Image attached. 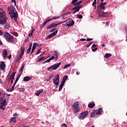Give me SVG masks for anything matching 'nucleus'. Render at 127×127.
I'll return each instance as SVG.
<instances>
[{"label":"nucleus","mask_w":127,"mask_h":127,"mask_svg":"<svg viewBox=\"0 0 127 127\" xmlns=\"http://www.w3.org/2000/svg\"><path fill=\"white\" fill-rule=\"evenodd\" d=\"M63 86L62 85H60L59 89V92H61V90H62Z\"/></svg>","instance_id":"de8ad7c7"},{"label":"nucleus","mask_w":127,"mask_h":127,"mask_svg":"<svg viewBox=\"0 0 127 127\" xmlns=\"http://www.w3.org/2000/svg\"><path fill=\"white\" fill-rule=\"evenodd\" d=\"M72 110H73L74 114H77V113H79V111H80L79 102H77L76 103H73L72 105Z\"/></svg>","instance_id":"20e7f679"},{"label":"nucleus","mask_w":127,"mask_h":127,"mask_svg":"<svg viewBox=\"0 0 127 127\" xmlns=\"http://www.w3.org/2000/svg\"><path fill=\"white\" fill-rule=\"evenodd\" d=\"M30 80H31V78L30 76H26L23 78V81L25 82L30 81Z\"/></svg>","instance_id":"4be33fe9"},{"label":"nucleus","mask_w":127,"mask_h":127,"mask_svg":"<svg viewBox=\"0 0 127 127\" xmlns=\"http://www.w3.org/2000/svg\"><path fill=\"white\" fill-rule=\"evenodd\" d=\"M6 22V14L5 11L0 7V24H4Z\"/></svg>","instance_id":"f03ea898"},{"label":"nucleus","mask_w":127,"mask_h":127,"mask_svg":"<svg viewBox=\"0 0 127 127\" xmlns=\"http://www.w3.org/2000/svg\"><path fill=\"white\" fill-rule=\"evenodd\" d=\"M2 55L3 58L4 59H5V58H6V56H7V51H6L5 49H4L2 52Z\"/></svg>","instance_id":"a211bd4d"},{"label":"nucleus","mask_w":127,"mask_h":127,"mask_svg":"<svg viewBox=\"0 0 127 127\" xmlns=\"http://www.w3.org/2000/svg\"><path fill=\"white\" fill-rule=\"evenodd\" d=\"M77 18H79V19H82V18H83V15L78 14V15H77Z\"/></svg>","instance_id":"c9c22d12"},{"label":"nucleus","mask_w":127,"mask_h":127,"mask_svg":"<svg viewBox=\"0 0 127 127\" xmlns=\"http://www.w3.org/2000/svg\"><path fill=\"white\" fill-rule=\"evenodd\" d=\"M96 46H97V45H96V44H93V45L92 46V48H95V47H96Z\"/></svg>","instance_id":"338daca9"},{"label":"nucleus","mask_w":127,"mask_h":127,"mask_svg":"<svg viewBox=\"0 0 127 127\" xmlns=\"http://www.w3.org/2000/svg\"><path fill=\"white\" fill-rule=\"evenodd\" d=\"M99 7L101 8V9H102L103 10H105V9H106V6L103 5V2L100 3V4L99 5Z\"/></svg>","instance_id":"a878e982"},{"label":"nucleus","mask_w":127,"mask_h":127,"mask_svg":"<svg viewBox=\"0 0 127 127\" xmlns=\"http://www.w3.org/2000/svg\"><path fill=\"white\" fill-rule=\"evenodd\" d=\"M14 76H15V72H13L11 74V80H14Z\"/></svg>","instance_id":"f704fd0d"},{"label":"nucleus","mask_w":127,"mask_h":127,"mask_svg":"<svg viewBox=\"0 0 127 127\" xmlns=\"http://www.w3.org/2000/svg\"><path fill=\"white\" fill-rule=\"evenodd\" d=\"M96 112H97V110H94L92 111V112L90 114V117L91 118H95V114H96Z\"/></svg>","instance_id":"393cba45"},{"label":"nucleus","mask_w":127,"mask_h":127,"mask_svg":"<svg viewBox=\"0 0 127 127\" xmlns=\"http://www.w3.org/2000/svg\"><path fill=\"white\" fill-rule=\"evenodd\" d=\"M98 15L100 17H103V16H108V15H109V13L105 12L103 11H101L98 12Z\"/></svg>","instance_id":"4468645a"},{"label":"nucleus","mask_w":127,"mask_h":127,"mask_svg":"<svg viewBox=\"0 0 127 127\" xmlns=\"http://www.w3.org/2000/svg\"><path fill=\"white\" fill-rule=\"evenodd\" d=\"M88 111H84L79 114L78 116V119L79 120H84L88 116Z\"/></svg>","instance_id":"423d86ee"},{"label":"nucleus","mask_w":127,"mask_h":127,"mask_svg":"<svg viewBox=\"0 0 127 127\" xmlns=\"http://www.w3.org/2000/svg\"><path fill=\"white\" fill-rule=\"evenodd\" d=\"M60 78L59 77V74H57L56 77L55 78H54L53 79V83L54 84V85H59V80H60Z\"/></svg>","instance_id":"0eeeda50"},{"label":"nucleus","mask_w":127,"mask_h":127,"mask_svg":"<svg viewBox=\"0 0 127 127\" xmlns=\"http://www.w3.org/2000/svg\"><path fill=\"white\" fill-rule=\"evenodd\" d=\"M86 39H84V38H82V39H80V41H86Z\"/></svg>","instance_id":"680f3d73"},{"label":"nucleus","mask_w":127,"mask_h":127,"mask_svg":"<svg viewBox=\"0 0 127 127\" xmlns=\"http://www.w3.org/2000/svg\"><path fill=\"white\" fill-rule=\"evenodd\" d=\"M5 103H6V100H4L3 102H1L0 104V109L3 111L5 110V107L6 106V104Z\"/></svg>","instance_id":"1a4fd4ad"},{"label":"nucleus","mask_w":127,"mask_h":127,"mask_svg":"<svg viewBox=\"0 0 127 127\" xmlns=\"http://www.w3.org/2000/svg\"><path fill=\"white\" fill-rule=\"evenodd\" d=\"M68 79V76L67 75H65L62 80V81L65 83L66 82V80Z\"/></svg>","instance_id":"c85d7f7f"},{"label":"nucleus","mask_w":127,"mask_h":127,"mask_svg":"<svg viewBox=\"0 0 127 127\" xmlns=\"http://www.w3.org/2000/svg\"><path fill=\"white\" fill-rule=\"evenodd\" d=\"M38 92L39 94H41V93H42V92H43V89H41L40 90H38Z\"/></svg>","instance_id":"3c124183"},{"label":"nucleus","mask_w":127,"mask_h":127,"mask_svg":"<svg viewBox=\"0 0 127 127\" xmlns=\"http://www.w3.org/2000/svg\"><path fill=\"white\" fill-rule=\"evenodd\" d=\"M11 79H12V76L11 74V75H10L9 77L7 78V80L8 81V82H10V81L11 80Z\"/></svg>","instance_id":"49530a36"},{"label":"nucleus","mask_w":127,"mask_h":127,"mask_svg":"<svg viewBox=\"0 0 127 127\" xmlns=\"http://www.w3.org/2000/svg\"><path fill=\"white\" fill-rule=\"evenodd\" d=\"M6 66L5 65V64H4V62H0V70H1L3 71V72H5V67Z\"/></svg>","instance_id":"9b49d317"},{"label":"nucleus","mask_w":127,"mask_h":127,"mask_svg":"<svg viewBox=\"0 0 127 127\" xmlns=\"http://www.w3.org/2000/svg\"><path fill=\"white\" fill-rule=\"evenodd\" d=\"M7 10L11 19H13V17H17L18 14H17L15 7L13 5L8 6Z\"/></svg>","instance_id":"f257e3e1"},{"label":"nucleus","mask_w":127,"mask_h":127,"mask_svg":"<svg viewBox=\"0 0 127 127\" xmlns=\"http://www.w3.org/2000/svg\"><path fill=\"white\" fill-rule=\"evenodd\" d=\"M13 117H17L18 116V115H17V113H14L13 115Z\"/></svg>","instance_id":"69168bd1"},{"label":"nucleus","mask_w":127,"mask_h":127,"mask_svg":"<svg viewBox=\"0 0 127 127\" xmlns=\"http://www.w3.org/2000/svg\"><path fill=\"white\" fill-rule=\"evenodd\" d=\"M82 0L79 1L78 2H76L75 5H79V4H81V2H82Z\"/></svg>","instance_id":"ea45409f"},{"label":"nucleus","mask_w":127,"mask_h":127,"mask_svg":"<svg viewBox=\"0 0 127 127\" xmlns=\"http://www.w3.org/2000/svg\"><path fill=\"white\" fill-rule=\"evenodd\" d=\"M64 84H65V82H64V81H62V83L60 85L63 86H63H64Z\"/></svg>","instance_id":"4d7b16f0"},{"label":"nucleus","mask_w":127,"mask_h":127,"mask_svg":"<svg viewBox=\"0 0 127 127\" xmlns=\"http://www.w3.org/2000/svg\"><path fill=\"white\" fill-rule=\"evenodd\" d=\"M102 112H103V109L99 108L96 112V115H101L102 114Z\"/></svg>","instance_id":"5701e85b"},{"label":"nucleus","mask_w":127,"mask_h":127,"mask_svg":"<svg viewBox=\"0 0 127 127\" xmlns=\"http://www.w3.org/2000/svg\"><path fill=\"white\" fill-rule=\"evenodd\" d=\"M77 1H78V0H73L71 2V3L74 6H76V3H77Z\"/></svg>","instance_id":"7c9ffc66"},{"label":"nucleus","mask_w":127,"mask_h":127,"mask_svg":"<svg viewBox=\"0 0 127 127\" xmlns=\"http://www.w3.org/2000/svg\"><path fill=\"white\" fill-rule=\"evenodd\" d=\"M4 37L8 42L11 43L13 42V37L7 32L4 33Z\"/></svg>","instance_id":"7ed1b4c3"},{"label":"nucleus","mask_w":127,"mask_h":127,"mask_svg":"<svg viewBox=\"0 0 127 127\" xmlns=\"http://www.w3.org/2000/svg\"><path fill=\"white\" fill-rule=\"evenodd\" d=\"M60 17V16H54L50 19H49V18H48V19L41 24L40 26L41 28H42L47 23H48V22H50V21H51V20H53L54 19H57Z\"/></svg>","instance_id":"39448f33"},{"label":"nucleus","mask_w":127,"mask_h":127,"mask_svg":"<svg viewBox=\"0 0 127 127\" xmlns=\"http://www.w3.org/2000/svg\"><path fill=\"white\" fill-rule=\"evenodd\" d=\"M81 7H82V5H81L75 6V7H73V8L72 9V10H76L77 11H79V10H80V8H81Z\"/></svg>","instance_id":"6ab92c4d"},{"label":"nucleus","mask_w":127,"mask_h":127,"mask_svg":"<svg viewBox=\"0 0 127 127\" xmlns=\"http://www.w3.org/2000/svg\"><path fill=\"white\" fill-rule=\"evenodd\" d=\"M95 106H96V105L94 103H90L88 104V108H89V109H93Z\"/></svg>","instance_id":"bb28decb"},{"label":"nucleus","mask_w":127,"mask_h":127,"mask_svg":"<svg viewBox=\"0 0 127 127\" xmlns=\"http://www.w3.org/2000/svg\"><path fill=\"white\" fill-rule=\"evenodd\" d=\"M34 31H35V29H33L31 30V33H32L33 34V33H34Z\"/></svg>","instance_id":"052dcab7"},{"label":"nucleus","mask_w":127,"mask_h":127,"mask_svg":"<svg viewBox=\"0 0 127 127\" xmlns=\"http://www.w3.org/2000/svg\"><path fill=\"white\" fill-rule=\"evenodd\" d=\"M3 97H1L0 99V102H2L3 101Z\"/></svg>","instance_id":"6e6d98bb"},{"label":"nucleus","mask_w":127,"mask_h":127,"mask_svg":"<svg viewBox=\"0 0 127 127\" xmlns=\"http://www.w3.org/2000/svg\"><path fill=\"white\" fill-rule=\"evenodd\" d=\"M14 86H15V84L14 83L11 88L10 89V92H13V90H14Z\"/></svg>","instance_id":"4c0bfd02"},{"label":"nucleus","mask_w":127,"mask_h":127,"mask_svg":"<svg viewBox=\"0 0 127 127\" xmlns=\"http://www.w3.org/2000/svg\"><path fill=\"white\" fill-rule=\"evenodd\" d=\"M19 90L20 92H24V91H25V89H24V88H19Z\"/></svg>","instance_id":"c03bdc74"},{"label":"nucleus","mask_w":127,"mask_h":127,"mask_svg":"<svg viewBox=\"0 0 127 127\" xmlns=\"http://www.w3.org/2000/svg\"><path fill=\"white\" fill-rule=\"evenodd\" d=\"M98 50V48H96L95 49H92V51L94 52Z\"/></svg>","instance_id":"bf43d9fd"},{"label":"nucleus","mask_w":127,"mask_h":127,"mask_svg":"<svg viewBox=\"0 0 127 127\" xmlns=\"http://www.w3.org/2000/svg\"><path fill=\"white\" fill-rule=\"evenodd\" d=\"M70 64H66L65 65H64V69H66V68H68V67H70Z\"/></svg>","instance_id":"79ce46f5"},{"label":"nucleus","mask_w":127,"mask_h":127,"mask_svg":"<svg viewBox=\"0 0 127 127\" xmlns=\"http://www.w3.org/2000/svg\"><path fill=\"white\" fill-rule=\"evenodd\" d=\"M55 58V60H57L58 59V54H57V52H55L54 54V56H52L51 58H50V60H53Z\"/></svg>","instance_id":"2eb2a0df"},{"label":"nucleus","mask_w":127,"mask_h":127,"mask_svg":"<svg viewBox=\"0 0 127 127\" xmlns=\"http://www.w3.org/2000/svg\"><path fill=\"white\" fill-rule=\"evenodd\" d=\"M40 53V50H39L36 53V55H38V54H39Z\"/></svg>","instance_id":"13d9d810"},{"label":"nucleus","mask_w":127,"mask_h":127,"mask_svg":"<svg viewBox=\"0 0 127 127\" xmlns=\"http://www.w3.org/2000/svg\"><path fill=\"white\" fill-rule=\"evenodd\" d=\"M74 23L75 22L72 20H70L66 24L67 26H72V25H74Z\"/></svg>","instance_id":"aec40b11"},{"label":"nucleus","mask_w":127,"mask_h":127,"mask_svg":"<svg viewBox=\"0 0 127 127\" xmlns=\"http://www.w3.org/2000/svg\"><path fill=\"white\" fill-rule=\"evenodd\" d=\"M56 30V29H53L52 30H51L50 32H53V31H55Z\"/></svg>","instance_id":"774afa93"},{"label":"nucleus","mask_w":127,"mask_h":127,"mask_svg":"<svg viewBox=\"0 0 127 127\" xmlns=\"http://www.w3.org/2000/svg\"><path fill=\"white\" fill-rule=\"evenodd\" d=\"M4 33H6V32H2L1 30H0V36H1V35H3V36H4Z\"/></svg>","instance_id":"58836bf2"},{"label":"nucleus","mask_w":127,"mask_h":127,"mask_svg":"<svg viewBox=\"0 0 127 127\" xmlns=\"http://www.w3.org/2000/svg\"><path fill=\"white\" fill-rule=\"evenodd\" d=\"M57 26H58L57 24L53 23V24H51L48 27H47V29H51V28H53L54 27H57Z\"/></svg>","instance_id":"f3484780"},{"label":"nucleus","mask_w":127,"mask_h":127,"mask_svg":"<svg viewBox=\"0 0 127 127\" xmlns=\"http://www.w3.org/2000/svg\"><path fill=\"white\" fill-rule=\"evenodd\" d=\"M28 36L29 37H32V36H33V34L32 33H30V34H29Z\"/></svg>","instance_id":"603ef678"},{"label":"nucleus","mask_w":127,"mask_h":127,"mask_svg":"<svg viewBox=\"0 0 127 127\" xmlns=\"http://www.w3.org/2000/svg\"><path fill=\"white\" fill-rule=\"evenodd\" d=\"M0 25H4V29H8L10 27V24L7 23V17H6V22L4 24H0Z\"/></svg>","instance_id":"f8f14e48"},{"label":"nucleus","mask_w":127,"mask_h":127,"mask_svg":"<svg viewBox=\"0 0 127 127\" xmlns=\"http://www.w3.org/2000/svg\"><path fill=\"white\" fill-rule=\"evenodd\" d=\"M20 76H21V73H19L18 76H16L15 82L14 83V85L16 84L18 80L19 79V78H20Z\"/></svg>","instance_id":"412c9836"},{"label":"nucleus","mask_w":127,"mask_h":127,"mask_svg":"<svg viewBox=\"0 0 127 127\" xmlns=\"http://www.w3.org/2000/svg\"><path fill=\"white\" fill-rule=\"evenodd\" d=\"M11 34H13V35H14L16 37H17L18 36V34H17L15 32H11Z\"/></svg>","instance_id":"473e14b6"},{"label":"nucleus","mask_w":127,"mask_h":127,"mask_svg":"<svg viewBox=\"0 0 127 127\" xmlns=\"http://www.w3.org/2000/svg\"><path fill=\"white\" fill-rule=\"evenodd\" d=\"M45 57H43L40 59H39L38 61L37 62H41V61H43V60H46V59H47V58L45 59Z\"/></svg>","instance_id":"c756f323"},{"label":"nucleus","mask_w":127,"mask_h":127,"mask_svg":"<svg viewBox=\"0 0 127 127\" xmlns=\"http://www.w3.org/2000/svg\"><path fill=\"white\" fill-rule=\"evenodd\" d=\"M30 51H31V46H29V48L27 50V53L29 54L30 53Z\"/></svg>","instance_id":"72a5a7b5"},{"label":"nucleus","mask_w":127,"mask_h":127,"mask_svg":"<svg viewBox=\"0 0 127 127\" xmlns=\"http://www.w3.org/2000/svg\"><path fill=\"white\" fill-rule=\"evenodd\" d=\"M67 14H71V12H67V13H66L64 14L63 15V16H64V15H67Z\"/></svg>","instance_id":"864d4df0"},{"label":"nucleus","mask_w":127,"mask_h":127,"mask_svg":"<svg viewBox=\"0 0 127 127\" xmlns=\"http://www.w3.org/2000/svg\"><path fill=\"white\" fill-rule=\"evenodd\" d=\"M20 60H21V59H20L19 58H17L15 61L16 63H18V62H19Z\"/></svg>","instance_id":"37998d69"},{"label":"nucleus","mask_w":127,"mask_h":127,"mask_svg":"<svg viewBox=\"0 0 127 127\" xmlns=\"http://www.w3.org/2000/svg\"><path fill=\"white\" fill-rule=\"evenodd\" d=\"M37 46H38V44H37V43H34L33 44V46L32 47V51L30 53V54H32V53H33V52H34V50H35V49H36V47H37Z\"/></svg>","instance_id":"dca6fc26"},{"label":"nucleus","mask_w":127,"mask_h":127,"mask_svg":"<svg viewBox=\"0 0 127 127\" xmlns=\"http://www.w3.org/2000/svg\"><path fill=\"white\" fill-rule=\"evenodd\" d=\"M63 24V22H62V21H61V22L58 23L57 25L58 26V25H60V24Z\"/></svg>","instance_id":"e2e57ef3"},{"label":"nucleus","mask_w":127,"mask_h":127,"mask_svg":"<svg viewBox=\"0 0 127 127\" xmlns=\"http://www.w3.org/2000/svg\"><path fill=\"white\" fill-rule=\"evenodd\" d=\"M11 1H12V2H14V5H15V6L16 5V0H12Z\"/></svg>","instance_id":"09e8293b"},{"label":"nucleus","mask_w":127,"mask_h":127,"mask_svg":"<svg viewBox=\"0 0 127 127\" xmlns=\"http://www.w3.org/2000/svg\"><path fill=\"white\" fill-rule=\"evenodd\" d=\"M96 4H97V2H95L94 1L93 3H92V5L93 6H95L96 7Z\"/></svg>","instance_id":"8fccbe9b"},{"label":"nucleus","mask_w":127,"mask_h":127,"mask_svg":"<svg viewBox=\"0 0 127 127\" xmlns=\"http://www.w3.org/2000/svg\"><path fill=\"white\" fill-rule=\"evenodd\" d=\"M57 32H58V30H56V31H54L53 33L50 34L49 35L47 36V37L46 38V40L50 39V38H52L53 36H55V35L57 34Z\"/></svg>","instance_id":"9d476101"},{"label":"nucleus","mask_w":127,"mask_h":127,"mask_svg":"<svg viewBox=\"0 0 127 127\" xmlns=\"http://www.w3.org/2000/svg\"><path fill=\"white\" fill-rule=\"evenodd\" d=\"M112 56V55L111 54H106L104 56L105 58H109V57H111Z\"/></svg>","instance_id":"2f4dec72"},{"label":"nucleus","mask_w":127,"mask_h":127,"mask_svg":"<svg viewBox=\"0 0 127 127\" xmlns=\"http://www.w3.org/2000/svg\"><path fill=\"white\" fill-rule=\"evenodd\" d=\"M62 127H67V125L65 124H63L62 126Z\"/></svg>","instance_id":"5fc2aeb1"},{"label":"nucleus","mask_w":127,"mask_h":127,"mask_svg":"<svg viewBox=\"0 0 127 127\" xmlns=\"http://www.w3.org/2000/svg\"><path fill=\"white\" fill-rule=\"evenodd\" d=\"M52 77H53V75L50 76L49 78H46V81L47 82H49L50 80L51 79V78H52Z\"/></svg>","instance_id":"e433bc0d"},{"label":"nucleus","mask_w":127,"mask_h":127,"mask_svg":"<svg viewBox=\"0 0 127 127\" xmlns=\"http://www.w3.org/2000/svg\"><path fill=\"white\" fill-rule=\"evenodd\" d=\"M91 40H93V39L87 38V41H91Z\"/></svg>","instance_id":"0e129e2a"},{"label":"nucleus","mask_w":127,"mask_h":127,"mask_svg":"<svg viewBox=\"0 0 127 127\" xmlns=\"http://www.w3.org/2000/svg\"><path fill=\"white\" fill-rule=\"evenodd\" d=\"M25 66V64H23L21 65V67L20 69V72H21L20 74H22V72H23V69H24Z\"/></svg>","instance_id":"b1692460"},{"label":"nucleus","mask_w":127,"mask_h":127,"mask_svg":"<svg viewBox=\"0 0 127 127\" xmlns=\"http://www.w3.org/2000/svg\"><path fill=\"white\" fill-rule=\"evenodd\" d=\"M51 60L50 59H49L48 60H47L46 61H45L43 64H45V63H49V62H50Z\"/></svg>","instance_id":"a19ab883"},{"label":"nucleus","mask_w":127,"mask_h":127,"mask_svg":"<svg viewBox=\"0 0 127 127\" xmlns=\"http://www.w3.org/2000/svg\"><path fill=\"white\" fill-rule=\"evenodd\" d=\"M11 122H13V123H16V117H12L10 119L9 123H11Z\"/></svg>","instance_id":"cd10ccee"},{"label":"nucleus","mask_w":127,"mask_h":127,"mask_svg":"<svg viewBox=\"0 0 127 127\" xmlns=\"http://www.w3.org/2000/svg\"><path fill=\"white\" fill-rule=\"evenodd\" d=\"M61 65V63H58L57 64H55L53 65L51 67L48 68V70H50V69H52L53 70H56V69H58L59 66Z\"/></svg>","instance_id":"6e6552de"},{"label":"nucleus","mask_w":127,"mask_h":127,"mask_svg":"<svg viewBox=\"0 0 127 127\" xmlns=\"http://www.w3.org/2000/svg\"><path fill=\"white\" fill-rule=\"evenodd\" d=\"M93 44V42H91L90 43H89V44H88L87 45H86V47L88 48L89 47H90V46Z\"/></svg>","instance_id":"a18cd8bd"},{"label":"nucleus","mask_w":127,"mask_h":127,"mask_svg":"<svg viewBox=\"0 0 127 127\" xmlns=\"http://www.w3.org/2000/svg\"><path fill=\"white\" fill-rule=\"evenodd\" d=\"M24 50H25V48L24 47L21 48V53L18 57L20 59H22V57L23 56V54H24Z\"/></svg>","instance_id":"ddd939ff"}]
</instances>
